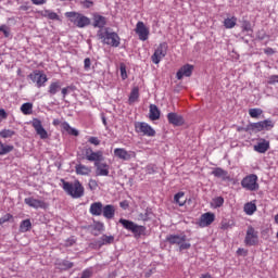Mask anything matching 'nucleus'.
<instances>
[{
	"label": "nucleus",
	"instance_id": "obj_63",
	"mask_svg": "<svg viewBox=\"0 0 278 278\" xmlns=\"http://www.w3.org/2000/svg\"><path fill=\"white\" fill-rule=\"evenodd\" d=\"M200 278H212V275H210V274H202Z\"/></svg>",
	"mask_w": 278,
	"mask_h": 278
},
{
	"label": "nucleus",
	"instance_id": "obj_7",
	"mask_svg": "<svg viewBox=\"0 0 278 278\" xmlns=\"http://www.w3.org/2000/svg\"><path fill=\"white\" fill-rule=\"evenodd\" d=\"M241 186L244 188V190H249L250 192H255L260 190V184H257V175L250 174L245 176L241 180Z\"/></svg>",
	"mask_w": 278,
	"mask_h": 278
},
{
	"label": "nucleus",
	"instance_id": "obj_53",
	"mask_svg": "<svg viewBox=\"0 0 278 278\" xmlns=\"http://www.w3.org/2000/svg\"><path fill=\"white\" fill-rule=\"evenodd\" d=\"M89 188L91 190H97V188H99V182H97V180H94V179H90L89 180Z\"/></svg>",
	"mask_w": 278,
	"mask_h": 278
},
{
	"label": "nucleus",
	"instance_id": "obj_41",
	"mask_svg": "<svg viewBox=\"0 0 278 278\" xmlns=\"http://www.w3.org/2000/svg\"><path fill=\"white\" fill-rule=\"evenodd\" d=\"M16 132L10 129H3L0 131V138H12Z\"/></svg>",
	"mask_w": 278,
	"mask_h": 278
},
{
	"label": "nucleus",
	"instance_id": "obj_25",
	"mask_svg": "<svg viewBox=\"0 0 278 278\" xmlns=\"http://www.w3.org/2000/svg\"><path fill=\"white\" fill-rule=\"evenodd\" d=\"M212 175L214 177H218L219 179H223L224 181H227L229 179V173L222 167H216L213 169Z\"/></svg>",
	"mask_w": 278,
	"mask_h": 278
},
{
	"label": "nucleus",
	"instance_id": "obj_40",
	"mask_svg": "<svg viewBox=\"0 0 278 278\" xmlns=\"http://www.w3.org/2000/svg\"><path fill=\"white\" fill-rule=\"evenodd\" d=\"M248 129H250V131H264L263 125L261 122H256V123H252L248 126Z\"/></svg>",
	"mask_w": 278,
	"mask_h": 278
},
{
	"label": "nucleus",
	"instance_id": "obj_44",
	"mask_svg": "<svg viewBox=\"0 0 278 278\" xmlns=\"http://www.w3.org/2000/svg\"><path fill=\"white\" fill-rule=\"evenodd\" d=\"M231 227H233V224H231L229 220H227V219L222 220L220 229H223L225 231L227 229H231Z\"/></svg>",
	"mask_w": 278,
	"mask_h": 278
},
{
	"label": "nucleus",
	"instance_id": "obj_42",
	"mask_svg": "<svg viewBox=\"0 0 278 278\" xmlns=\"http://www.w3.org/2000/svg\"><path fill=\"white\" fill-rule=\"evenodd\" d=\"M225 204V199L223 197H217L213 199V206L214 207H223Z\"/></svg>",
	"mask_w": 278,
	"mask_h": 278
},
{
	"label": "nucleus",
	"instance_id": "obj_62",
	"mask_svg": "<svg viewBox=\"0 0 278 278\" xmlns=\"http://www.w3.org/2000/svg\"><path fill=\"white\" fill-rule=\"evenodd\" d=\"M60 119H53L52 125H54V127H58V125H60Z\"/></svg>",
	"mask_w": 278,
	"mask_h": 278
},
{
	"label": "nucleus",
	"instance_id": "obj_56",
	"mask_svg": "<svg viewBox=\"0 0 278 278\" xmlns=\"http://www.w3.org/2000/svg\"><path fill=\"white\" fill-rule=\"evenodd\" d=\"M264 53L266 55H275V50L273 48H265Z\"/></svg>",
	"mask_w": 278,
	"mask_h": 278
},
{
	"label": "nucleus",
	"instance_id": "obj_38",
	"mask_svg": "<svg viewBox=\"0 0 278 278\" xmlns=\"http://www.w3.org/2000/svg\"><path fill=\"white\" fill-rule=\"evenodd\" d=\"M261 125H263V131L264 129L266 131H270V129H273L275 127V122H273V119H264V121H261Z\"/></svg>",
	"mask_w": 278,
	"mask_h": 278
},
{
	"label": "nucleus",
	"instance_id": "obj_10",
	"mask_svg": "<svg viewBox=\"0 0 278 278\" xmlns=\"http://www.w3.org/2000/svg\"><path fill=\"white\" fill-rule=\"evenodd\" d=\"M28 77L33 84H36L37 88H42L45 84L49 81L47 74L39 70H35L33 73L28 75Z\"/></svg>",
	"mask_w": 278,
	"mask_h": 278
},
{
	"label": "nucleus",
	"instance_id": "obj_16",
	"mask_svg": "<svg viewBox=\"0 0 278 278\" xmlns=\"http://www.w3.org/2000/svg\"><path fill=\"white\" fill-rule=\"evenodd\" d=\"M115 157H118V160H124V162H127L131 160V157H136V152L134 151H126L125 148H116L114 150Z\"/></svg>",
	"mask_w": 278,
	"mask_h": 278
},
{
	"label": "nucleus",
	"instance_id": "obj_51",
	"mask_svg": "<svg viewBox=\"0 0 278 278\" xmlns=\"http://www.w3.org/2000/svg\"><path fill=\"white\" fill-rule=\"evenodd\" d=\"M92 277V268H87L83 271L80 278H91Z\"/></svg>",
	"mask_w": 278,
	"mask_h": 278
},
{
	"label": "nucleus",
	"instance_id": "obj_33",
	"mask_svg": "<svg viewBox=\"0 0 278 278\" xmlns=\"http://www.w3.org/2000/svg\"><path fill=\"white\" fill-rule=\"evenodd\" d=\"M105 244H114V236L103 235L99 240V245L104 247Z\"/></svg>",
	"mask_w": 278,
	"mask_h": 278
},
{
	"label": "nucleus",
	"instance_id": "obj_14",
	"mask_svg": "<svg viewBox=\"0 0 278 278\" xmlns=\"http://www.w3.org/2000/svg\"><path fill=\"white\" fill-rule=\"evenodd\" d=\"M135 31L139 36V40H142V42L149 40V27L144 25V22H138L136 24Z\"/></svg>",
	"mask_w": 278,
	"mask_h": 278
},
{
	"label": "nucleus",
	"instance_id": "obj_12",
	"mask_svg": "<svg viewBox=\"0 0 278 278\" xmlns=\"http://www.w3.org/2000/svg\"><path fill=\"white\" fill-rule=\"evenodd\" d=\"M24 203L34 210H47L49 207V203L45 202L43 200H38L34 197L25 198Z\"/></svg>",
	"mask_w": 278,
	"mask_h": 278
},
{
	"label": "nucleus",
	"instance_id": "obj_15",
	"mask_svg": "<svg viewBox=\"0 0 278 278\" xmlns=\"http://www.w3.org/2000/svg\"><path fill=\"white\" fill-rule=\"evenodd\" d=\"M216 220V215L212 212L204 213L200 216V219L198 222L199 227H210L212 223Z\"/></svg>",
	"mask_w": 278,
	"mask_h": 278
},
{
	"label": "nucleus",
	"instance_id": "obj_11",
	"mask_svg": "<svg viewBox=\"0 0 278 278\" xmlns=\"http://www.w3.org/2000/svg\"><path fill=\"white\" fill-rule=\"evenodd\" d=\"M135 131L137 134H142V136H147L148 138H153L155 136V129L144 122H136Z\"/></svg>",
	"mask_w": 278,
	"mask_h": 278
},
{
	"label": "nucleus",
	"instance_id": "obj_50",
	"mask_svg": "<svg viewBox=\"0 0 278 278\" xmlns=\"http://www.w3.org/2000/svg\"><path fill=\"white\" fill-rule=\"evenodd\" d=\"M267 84H269V86H275V84H278V75L269 76Z\"/></svg>",
	"mask_w": 278,
	"mask_h": 278
},
{
	"label": "nucleus",
	"instance_id": "obj_45",
	"mask_svg": "<svg viewBox=\"0 0 278 278\" xmlns=\"http://www.w3.org/2000/svg\"><path fill=\"white\" fill-rule=\"evenodd\" d=\"M242 30L243 31H251V33H253V27L251 26V22H249V21H244L243 23H242Z\"/></svg>",
	"mask_w": 278,
	"mask_h": 278
},
{
	"label": "nucleus",
	"instance_id": "obj_60",
	"mask_svg": "<svg viewBox=\"0 0 278 278\" xmlns=\"http://www.w3.org/2000/svg\"><path fill=\"white\" fill-rule=\"evenodd\" d=\"M0 118H8V113L3 109H0Z\"/></svg>",
	"mask_w": 278,
	"mask_h": 278
},
{
	"label": "nucleus",
	"instance_id": "obj_37",
	"mask_svg": "<svg viewBox=\"0 0 278 278\" xmlns=\"http://www.w3.org/2000/svg\"><path fill=\"white\" fill-rule=\"evenodd\" d=\"M62 127L64 129V131H67L70 134V136H79V131L73 127H71V125L66 122H64L62 124Z\"/></svg>",
	"mask_w": 278,
	"mask_h": 278
},
{
	"label": "nucleus",
	"instance_id": "obj_26",
	"mask_svg": "<svg viewBox=\"0 0 278 278\" xmlns=\"http://www.w3.org/2000/svg\"><path fill=\"white\" fill-rule=\"evenodd\" d=\"M243 212L247 216H253L257 212V205L254 202H248L243 206Z\"/></svg>",
	"mask_w": 278,
	"mask_h": 278
},
{
	"label": "nucleus",
	"instance_id": "obj_29",
	"mask_svg": "<svg viewBox=\"0 0 278 278\" xmlns=\"http://www.w3.org/2000/svg\"><path fill=\"white\" fill-rule=\"evenodd\" d=\"M21 112L25 116H29V114H34V104L31 102H26V103L22 104Z\"/></svg>",
	"mask_w": 278,
	"mask_h": 278
},
{
	"label": "nucleus",
	"instance_id": "obj_2",
	"mask_svg": "<svg viewBox=\"0 0 278 278\" xmlns=\"http://www.w3.org/2000/svg\"><path fill=\"white\" fill-rule=\"evenodd\" d=\"M97 38L101 40L102 45H108L115 49L121 47V36L117 33L110 31V28L99 29L97 31Z\"/></svg>",
	"mask_w": 278,
	"mask_h": 278
},
{
	"label": "nucleus",
	"instance_id": "obj_23",
	"mask_svg": "<svg viewBox=\"0 0 278 278\" xmlns=\"http://www.w3.org/2000/svg\"><path fill=\"white\" fill-rule=\"evenodd\" d=\"M89 212L91 216H101V214H103V203L101 202L91 203Z\"/></svg>",
	"mask_w": 278,
	"mask_h": 278
},
{
	"label": "nucleus",
	"instance_id": "obj_18",
	"mask_svg": "<svg viewBox=\"0 0 278 278\" xmlns=\"http://www.w3.org/2000/svg\"><path fill=\"white\" fill-rule=\"evenodd\" d=\"M167 121H168V124L174 125V127H181V125H184L185 123L184 116L177 113H168Z\"/></svg>",
	"mask_w": 278,
	"mask_h": 278
},
{
	"label": "nucleus",
	"instance_id": "obj_43",
	"mask_svg": "<svg viewBox=\"0 0 278 278\" xmlns=\"http://www.w3.org/2000/svg\"><path fill=\"white\" fill-rule=\"evenodd\" d=\"M119 73L123 80L127 79V65L125 63L119 64Z\"/></svg>",
	"mask_w": 278,
	"mask_h": 278
},
{
	"label": "nucleus",
	"instance_id": "obj_1",
	"mask_svg": "<svg viewBox=\"0 0 278 278\" xmlns=\"http://www.w3.org/2000/svg\"><path fill=\"white\" fill-rule=\"evenodd\" d=\"M85 160L93 162L96 168V177H109L110 165L103 162V151H93L92 148H85L84 150Z\"/></svg>",
	"mask_w": 278,
	"mask_h": 278
},
{
	"label": "nucleus",
	"instance_id": "obj_21",
	"mask_svg": "<svg viewBox=\"0 0 278 278\" xmlns=\"http://www.w3.org/2000/svg\"><path fill=\"white\" fill-rule=\"evenodd\" d=\"M102 214L104 218H106L108 220H112V218H114V216L116 215V207H114V205L112 204H106L102 208Z\"/></svg>",
	"mask_w": 278,
	"mask_h": 278
},
{
	"label": "nucleus",
	"instance_id": "obj_4",
	"mask_svg": "<svg viewBox=\"0 0 278 278\" xmlns=\"http://www.w3.org/2000/svg\"><path fill=\"white\" fill-rule=\"evenodd\" d=\"M65 16L66 18H70L71 23H73L79 29L88 27V25L91 23L90 17L75 11L66 12Z\"/></svg>",
	"mask_w": 278,
	"mask_h": 278
},
{
	"label": "nucleus",
	"instance_id": "obj_19",
	"mask_svg": "<svg viewBox=\"0 0 278 278\" xmlns=\"http://www.w3.org/2000/svg\"><path fill=\"white\" fill-rule=\"evenodd\" d=\"M106 25H108V17L99 13L93 14V27H98V29H108V27H105Z\"/></svg>",
	"mask_w": 278,
	"mask_h": 278
},
{
	"label": "nucleus",
	"instance_id": "obj_61",
	"mask_svg": "<svg viewBox=\"0 0 278 278\" xmlns=\"http://www.w3.org/2000/svg\"><path fill=\"white\" fill-rule=\"evenodd\" d=\"M20 10H22L23 12H27V10H29V7L27 5H21Z\"/></svg>",
	"mask_w": 278,
	"mask_h": 278
},
{
	"label": "nucleus",
	"instance_id": "obj_35",
	"mask_svg": "<svg viewBox=\"0 0 278 278\" xmlns=\"http://www.w3.org/2000/svg\"><path fill=\"white\" fill-rule=\"evenodd\" d=\"M14 151V146H8L0 141V155H8Z\"/></svg>",
	"mask_w": 278,
	"mask_h": 278
},
{
	"label": "nucleus",
	"instance_id": "obj_28",
	"mask_svg": "<svg viewBox=\"0 0 278 278\" xmlns=\"http://www.w3.org/2000/svg\"><path fill=\"white\" fill-rule=\"evenodd\" d=\"M160 109H157V105L150 104V113L149 118L150 121H160Z\"/></svg>",
	"mask_w": 278,
	"mask_h": 278
},
{
	"label": "nucleus",
	"instance_id": "obj_3",
	"mask_svg": "<svg viewBox=\"0 0 278 278\" xmlns=\"http://www.w3.org/2000/svg\"><path fill=\"white\" fill-rule=\"evenodd\" d=\"M61 181L63 184V190L68 194V197H72V199H81V197H84V185H81L79 180L68 182L62 179Z\"/></svg>",
	"mask_w": 278,
	"mask_h": 278
},
{
	"label": "nucleus",
	"instance_id": "obj_46",
	"mask_svg": "<svg viewBox=\"0 0 278 278\" xmlns=\"http://www.w3.org/2000/svg\"><path fill=\"white\" fill-rule=\"evenodd\" d=\"M77 239L75 237H70L65 240L64 247L68 248V247H73L74 244H76Z\"/></svg>",
	"mask_w": 278,
	"mask_h": 278
},
{
	"label": "nucleus",
	"instance_id": "obj_32",
	"mask_svg": "<svg viewBox=\"0 0 278 278\" xmlns=\"http://www.w3.org/2000/svg\"><path fill=\"white\" fill-rule=\"evenodd\" d=\"M31 229V220L30 219H24L20 224V231L21 233H27Z\"/></svg>",
	"mask_w": 278,
	"mask_h": 278
},
{
	"label": "nucleus",
	"instance_id": "obj_39",
	"mask_svg": "<svg viewBox=\"0 0 278 278\" xmlns=\"http://www.w3.org/2000/svg\"><path fill=\"white\" fill-rule=\"evenodd\" d=\"M263 114L264 111L260 108L249 110V115L251 116V118H260V116H262Z\"/></svg>",
	"mask_w": 278,
	"mask_h": 278
},
{
	"label": "nucleus",
	"instance_id": "obj_5",
	"mask_svg": "<svg viewBox=\"0 0 278 278\" xmlns=\"http://www.w3.org/2000/svg\"><path fill=\"white\" fill-rule=\"evenodd\" d=\"M119 224L124 227V229H127V231H131L135 238H140V236H144L147 232V227L140 226L129 219L121 218Z\"/></svg>",
	"mask_w": 278,
	"mask_h": 278
},
{
	"label": "nucleus",
	"instance_id": "obj_47",
	"mask_svg": "<svg viewBox=\"0 0 278 278\" xmlns=\"http://www.w3.org/2000/svg\"><path fill=\"white\" fill-rule=\"evenodd\" d=\"M13 216L10 213H7L4 216L0 218V226L4 225V223H9V220H12Z\"/></svg>",
	"mask_w": 278,
	"mask_h": 278
},
{
	"label": "nucleus",
	"instance_id": "obj_34",
	"mask_svg": "<svg viewBox=\"0 0 278 278\" xmlns=\"http://www.w3.org/2000/svg\"><path fill=\"white\" fill-rule=\"evenodd\" d=\"M60 88H62L60 85V81L51 83L49 86L48 92L51 96L58 94V92H60Z\"/></svg>",
	"mask_w": 278,
	"mask_h": 278
},
{
	"label": "nucleus",
	"instance_id": "obj_30",
	"mask_svg": "<svg viewBox=\"0 0 278 278\" xmlns=\"http://www.w3.org/2000/svg\"><path fill=\"white\" fill-rule=\"evenodd\" d=\"M138 99H140V89L138 87H135L130 92L128 103L131 105L132 103H136Z\"/></svg>",
	"mask_w": 278,
	"mask_h": 278
},
{
	"label": "nucleus",
	"instance_id": "obj_24",
	"mask_svg": "<svg viewBox=\"0 0 278 278\" xmlns=\"http://www.w3.org/2000/svg\"><path fill=\"white\" fill-rule=\"evenodd\" d=\"M55 266L59 270H71L75 266V264L71 261L63 260L56 261Z\"/></svg>",
	"mask_w": 278,
	"mask_h": 278
},
{
	"label": "nucleus",
	"instance_id": "obj_22",
	"mask_svg": "<svg viewBox=\"0 0 278 278\" xmlns=\"http://www.w3.org/2000/svg\"><path fill=\"white\" fill-rule=\"evenodd\" d=\"M268 149H270V141L266 139H261V141L254 146V151H256V153H266Z\"/></svg>",
	"mask_w": 278,
	"mask_h": 278
},
{
	"label": "nucleus",
	"instance_id": "obj_36",
	"mask_svg": "<svg viewBox=\"0 0 278 278\" xmlns=\"http://www.w3.org/2000/svg\"><path fill=\"white\" fill-rule=\"evenodd\" d=\"M42 16H45V18H49V21H60V15H58V13L52 12L50 10L43 11Z\"/></svg>",
	"mask_w": 278,
	"mask_h": 278
},
{
	"label": "nucleus",
	"instance_id": "obj_52",
	"mask_svg": "<svg viewBox=\"0 0 278 278\" xmlns=\"http://www.w3.org/2000/svg\"><path fill=\"white\" fill-rule=\"evenodd\" d=\"M90 66H92V61H90V58H86L84 60V70L90 71Z\"/></svg>",
	"mask_w": 278,
	"mask_h": 278
},
{
	"label": "nucleus",
	"instance_id": "obj_49",
	"mask_svg": "<svg viewBox=\"0 0 278 278\" xmlns=\"http://www.w3.org/2000/svg\"><path fill=\"white\" fill-rule=\"evenodd\" d=\"M0 31H2V34H4L5 38H10V27H8L7 25H1L0 26Z\"/></svg>",
	"mask_w": 278,
	"mask_h": 278
},
{
	"label": "nucleus",
	"instance_id": "obj_54",
	"mask_svg": "<svg viewBox=\"0 0 278 278\" xmlns=\"http://www.w3.org/2000/svg\"><path fill=\"white\" fill-rule=\"evenodd\" d=\"M70 90H73V87L71 86H67V87H64L62 90H61V93L63 96V99H66V94H68V91Z\"/></svg>",
	"mask_w": 278,
	"mask_h": 278
},
{
	"label": "nucleus",
	"instance_id": "obj_6",
	"mask_svg": "<svg viewBox=\"0 0 278 278\" xmlns=\"http://www.w3.org/2000/svg\"><path fill=\"white\" fill-rule=\"evenodd\" d=\"M188 240V237L186 235H167L165 238V242H168V244H177L179 247V251H186L192 247L190 242H186Z\"/></svg>",
	"mask_w": 278,
	"mask_h": 278
},
{
	"label": "nucleus",
	"instance_id": "obj_64",
	"mask_svg": "<svg viewBox=\"0 0 278 278\" xmlns=\"http://www.w3.org/2000/svg\"><path fill=\"white\" fill-rule=\"evenodd\" d=\"M276 225H278V214L275 215V218H274Z\"/></svg>",
	"mask_w": 278,
	"mask_h": 278
},
{
	"label": "nucleus",
	"instance_id": "obj_55",
	"mask_svg": "<svg viewBox=\"0 0 278 278\" xmlns=\"http://www.w3.org/2000/svg\"><path fill=\"white\" fill-rule=\"evenodd\" d=\"M237 255H243V257H247L249 255V251L244 250L243 248H239L237 250Z\"/></svg>",
	"mask_w": 278,
	"mask_h": 278
},
{
	"label": "nucleus",
	"instance_id": "obj_8",
	"mask_svg": "<svg viewBox=\"0 0 278 278\" xmlns=\"http://www.w3.org/2000/svg\"><path fill=\"white\" fill-rule=\"evenodd\" d=\"M167 53H168V43L162 42L154 50V53L151 56V61L153 62V64H160V62H162V60L166 58Z\"/></svg>",
	"mask_w": 278,
	"mask_h": 278
},
{
	"label": "nucleus",
	"instance_id": "obj_13",
	"mask_svg": "<svg viewBox=\"0 0 278 278\" xmlns=\"http://www.w3.org/2000/svg\"><path fill=\"white\" fill-rule=\"evenodd\" d=\"M30 123H31V126L34 127L37 136H39V138L41 140H47V138H49V132L42 126V121H40L39 118H33V121Z\"/></svg>",
	"mask_w": 278,
	"mask_h": 278
},
{
	"label": "nucleus",
	"instance_id": "obj_57",
	"mask_svg": "<svg viewBox=\"0 0 278 278\" xmlns=\"http://www.w3.org/2000/svg\"><path fill=\"white\" fill-rule=\"evenodd\" d=\"M31 3L34 5H45V3H47V0H31Z\"/></svg>",
	"mask_w": 278,
	"mask_h": 278
},
{
	"label": "nucleus",
	"instance_id": "obj_9",
	"mask_svg": "<svg viewBox=\"0 0 278 278\" xmlns=\"http://www.w3.org/2000/svg\"><path fill=\"white\" fill-rule=\"evenodd\" d=\"M244 244L247 247H257L260 244V236L257 230L253 228V226H249L247 233H245V239H244Z\"/></svg>",
	"mask_w": 278,
	"mask_h": 278
},
{
	"label": "nucleus",
	"instance_id": "obj_59",
	"mask_svg": "<svg viewBox=\"0 0 278 278\" xmlns=\"http://www.w3.org/2000/svg\"><path fill=\"white\" fill-rule=\"evenodd\" d=\"M83 5H85V8H92L93 2L90 1V0H85V1L83 2Z\"/></svg>",
	"mask_w": 278,
	"mask_h": 278
},
{
	"label": "nucleus",
	"instance_id": "obj_20",
	"mask_svg": "<svg viewBox=\"0 0 278 278\" xmlns=\"http://www.w3.org/2000/svg\"><path fill=\"white\" fill-rule=\"evenodd\" d=\"M76 175H81L83 177L90 176V173H92V167L87 166L85 164L78 163L75 166Z\"/></svg>",
	"mask_w": 278,
	"mask_h": 278
},
{
	"label": "nucleus",
	"instance_id": "obj_27",
	"mask_svg": "<svg viewBox=\"0 0 278 278\" xmlns=\"http://www.w3.org/2000/svg\"><path fill=\"white\" fill-rule=\"evenodd\" d=\"M185 197H186V193L184 191H179L174 195V203L179 205V207H184V205H186L187 203V200Z\"/></svg>",
	"mask_w": 278,
	"mask_h": 278
},
{
	"label": "nucleus",
	"instance_id": "obj_58",
	"mask_svg": "<svg viewBox=\"0 0 278 278\" xmlns=\"http://www.w3.org/2000/svg\"><path fill=\"white\" fill-rule=\"evenodd\" d=\"M119 207H122V210H127V207H129V202L127 201H122L119 203Z\"/></svg>",
	"mask_w": 278,
	"mask_h": 278
},
{
	"label": "nucleus",
	"instance_id": "obj_48",
	"mask_svg": "<svg viewBox=\"0 0 278 278\" xmlns=\"http://www.w3.org/2000/svg\"><path fill=\"white\" fill-rule=\"evenodd\" d=\"M88 142L90 144H93L94 147H99V144H101V140L99 139V137H90L88 139Z\"/></svg>",
	"mask_w": 278,
	"mask_h": 278
},
{
	"label": "nucleus",
	"instance_id": "obj_17",
	"mask_svg": "<svg viewBox=\"0 0 278 278\" xmlns=\"http://www.w3.org/2000/svg\"><path fill=\"white\" fill-rule=\"evenodd\" d=\"M194 71V65L185 64L176 73V78L178 80L184 79V77H192V72Z\"/></svg>",
	"mask_w": 278,
	"mask_h": 278
},
{
	"label": "nucleus",
	"instance_id": "obj_31",
	"mask_svg": "<svg viewBox=\"0 0 278 278\" xmlns=\"http://www.w3.org/2000/svg\"><path fill=\"white\" fill-rule=\"evenodd\" d=\"M237 23H238V18L236 16L227 17L226 20H224V27L226 29H233Z\"/></svg>",
	"mask_w": 278,
	"mask_h": 278
}]
</instances>
